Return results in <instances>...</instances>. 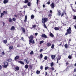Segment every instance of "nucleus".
<instances>
[{
	"label": "nucleus",
	"mask_w": 76,
	"mask_h": 76,
	"mask_svg": "<svg viewBox=\"0 0 76 76\" xmlns=\"http://www.w3.org/2000/svg\"><path fill=\"white\" fill-rule=\"evenodd\" d=\"M67 32L65 34V35L66 36L68 34H70L72 33V28L71 27H69L68 29L66 30Z\"/></svg>",
	"instance_id": "1"
},
{
	"label": "nucleus",
	"mask_w": 76,
	"mask_h": 76,
	"mask_svg": "<svg viewBox=\"0 0 76 76\" xmlns=\"http://www.w3.org/2000/svg\"><path fill=\"white\" fill-rule=\"evenodd\" d=\"M48 18H42V23H45V22H47L48 21Z\"/></svg>",
	"instance_id": "2"
},
{
	"label": "nucleus",
	"mask_w": 76,
	"mask_h": 76,
	"mask_svg": "<svg viewBox=\"0 0 76 76\" xmlns=\"http://www.w3.org/2000/svg\"><path fill=\"white\" fill-rule=\"evenodd\" d=\"M4 65L3 66L5 68H6L9 66V63L7 61H5L4 62Z\"/></svg>",
	"instance_id": "3"
},
{
	"label": "nucleus",
	"mask_w": 76,
	"mask_h": 76,
	"mask_svg": "<svg viewBox=\"0 0 76 76\" xmlns=\"http://www.w3.org/2000/svg\"><path fill=\"white\" fill-rule=\"evenodd\" d=\"M34 40V36L33 35H31L29 37V41L30 42H32V41L33 42Z\"/></svg>",
	"instance_id": "4"
},
{
	"label": "nucleus",
	"mask_w": 76,
	"mask_h": 76,
	"mask_svg": "<svg viewBox=\"0 0 76 76\" xmlns=\"http://www.w3.org/2000/svg\"><path fill=\"white\" fill-rule=\"evenodd\" d=\"M61 11L60 10L58 11V13H57V15L58 16H61Z\"/></svg>",
	"instance_id": "5"
},
{
	"label": "nucleus",
	"mask_w": 76,
	"mask_h": 76,
	"mask_svg": "<svg viewBox=\"0 0 76 76\" xmlns=\"http://www.w3.org/2000/svg\"><path fill=\"white\" fill-rule=\"evenodd\" d=\"M50 6L51 8L54 9V7H55V6H54V3H52L50 5Z\"/></svg>",
	"instance_id": "6"
},
{
	"label": "nucleus",
	"mask_w": 76,
	"mask_h": 76,
	"mask_svg": "<svg viewBox=\"0 0 76 76\" xmlns=\"http://www.w3.org/2000/svg\"><path fill=\"white\" fill-rule=\"evenodd\" d=\"M24 61L25 62L26 64H29V60L27 59H24Z\"/></svg>",
	"instance_id": "7"
},
{
	"label": "nucleus",
	"mask_w": 76,
	"mask_h": 76,
	"mask_svg": "<svg viewBox=\"0 0 76 76\" xmlns=\"http://www.w3.org/2000/svg\"><path fill=\"white\" fill-rule=\"evenodd\" d=\"M41 37H43L45 38H47V36L45 34H42L41 35Z\"/></svg>",
	"instance_id": "8"
},
{
	"label": "nucleus",
	"mask_w": 76,
	"mask_h": 76,
	"mask_svg": "<svg viewBox=\"0 0 76 76\" xmlns=\"http://www.w3.org/2000/svg\"><path fill=\"white\" fill-rule=\"evenodd\" d=\"M6 61H7L8 62H11L12 61V59L11 58L7 59Z\"/></svg>",
	"instance_id": "9"
},
{
	"label": "nucleus",
	"mask_w": 76,
	"mask_h": 76,
	"mask_svg": "<svg viewBox=\"0 0 76 76\" xmlns=\"http://www.w3.org/2000/svg\"><path fill=\"white\" fill-rule=\"evenodd\" d=\"M9 2V1L8 0H4L3 2V3L4 4H6V3H7Z\"/></svg>",
	"instance_id": "10"
},
{
	"label": "nucleus",
	"mask_w": 76,
	"mask_h": 76,
	"mask_svg": "<svg viewBox=\"0 0 76 76\" xmlns=\"http://www.w3.org/2000/svg\"><path fill=\"white\" fill-rule=\"evenodd\" d=\"M51 57L53 59H54V58H55V57H56V55H52Z\"/></svg>",
	"instance_id": "11"
},
{
	"label": "nucleus",
	"mask_w": 76,
	"mask_h": 76,
	"mask_svg": "<svg viewBox=\"0 0 76 76\" xmlns=\"http://www.w3.org/2000/svg\"><path fill=\"white\" fill-rule=\"evenodd\" d=\"M21 29L22 31H23V33H25V28H23V27H21Z\"/></svg>",
	"instance_id": "12"
},
{
	"label": "nucleus",
	"mask_w": 76,
	"mask_h": 76,
	"mask_svg": "<svg viewBox=\"0 0 76 76\" xmlns=\"http://www.w3.org/2000/svg\"><path fill=\"white\" fill-rule=\"evenodd\" d=\"M3 42L4 43V44H7V40H3Z\"/></svg>",
	"instance_id": "13"
},
{
	"label": "nucleus",
	"mask_w": 76,
	"mask_h": 76,
	"mask_svg": "<svg viewBox=\"0 0 76 76\" xmlns=\"http://www.w3.org/2000/svg\"><path fill=\"white\" fill-rule=\"evenodd\" d=\"M9 48V50H13V46H10Z\"/></svg>",
	"instance_id": "14"
},
{
	"label": "nucleus",
	"mask_w": 76,
	"mask_h": 76,
	"mask_svg": "<svg viewBox=\"0 0 76 76\" xmlns=\"http://www.w3.org/2000/svg\"><path fill=\"white\" fill-rule=\"evenodd\" d=\"M18 63H20V64H23V65L25 64V63H24V62H23L22 61H18Z\"/></svg>",
	"instance_id": "15"
},
{
	"label": "nucleus",
	"mask_w": 76,
	"mask_h": 76,
	"mask_svg": "<svg viewBox=\"0 0 76 76\" xmlns=\"http://www.w3.org/2000/svg\"><path fill=\"white\" fill-rule=\"evenodd\" d=\"M29 44H30V45H31V43H32V44H35V41H34V40H33V41H31V42H30V41L29 40Z\"/></svg>",
	"instance_id": "16"
},
{
	"label": "nucleus",
	"mask_w": 76,
	"mask_h": 76,
	"mask_svg": "<svg viewBox=\"0 0 76 76\" xmlns=\"http://www.w3.org/2000/svg\"><path fill=\"white\" fill-rule=\"evenodd\" d=\"M19 56H16L15 57V60H18V59H19Z\"/></svg>",
	"instance_id": "17"
},
{
	"label": "nucleus",
	"mask_w": 76,
	"mask_h": 76,
	"mask_svg": "<svg viewBox=\"0 0 76 76\" xmlns=\"http://www.w3.org/2000/svg\"><path fill=\"white\" fill-rule=\"evenodd\" d=\"M46 45H47V47H50V46H51V44L50 43H48L46 44Z\"/></svg>",
	"instance_id": "18"
},
{
	"label": "nucleus",
	"mask_w": 76,
	"mask_h": 76,
	"mask_svg": "<svg viewBox=\"0 0 76 76\" xmlns=\"http://www.w3.org/2000/svg\"><path fill=\"white\" fill-rule=\"evenodd\" d=\"M15 29V27L14 26H12L11 28H10V30H13Z\"/></svg>",
	"instance_id": "19"
},
{
	"label": "nucleus",
	"mask_w": 76,
	"mask_h": 76,
	"mask_svg": "<svg viewBox=\"0 0 76 76\" xmlns=\"http://www.w3.org/2000/svg\"><path fill=\"white\" fill-rule=\"evenodd\" d=\"M15 69L18 71L19 70V66H16L15 68Z\"/></svg>",
	"instance_id": "20"
},
{
	"label": "nucleus",
	"mask_w": 76,
	"mask_h": 76,
	"mask_svg": "<svg viewBox=\"0 0 76 76\" xmlns=\"http://www.w3.org/2000/svg\"><path fill=\"white\" fill-rule=\"evenodd\" d=\"M43 24V26L46 28V29H48L47 27L46 26V25H45V23H42Z\"/></svg>",
	"instance_id": "21"
},
{
	"label": "nucleus",
	"mask_w": 76,
	"mask_h": 76,
	"mask_svg": "<svg viewBox=\"0 0 76 76\" xmlns=\"http://www.w3.org/2000/svg\"><path fill=\"white\" fill-rule=\"evenodd\" d=\"M54 29L56 31H58V30H59V28L58 27H56L54 28Z\"/></svg>",
	"instance_id": "22"
},
{
	"label": "nucleus",
	"mask_w": 76,
	"mask_h": 76,
	"mask_svg": "<svg viewBox=\"0 0 76 76\" xmlns=\"http://www.w3.org/2000/svg\"><path fill=\"white\" fill-rule=\"evenodd\" d=\"M36 73L37 75H39L40 73V71H39L38 70H37L36 71Z\"/></svg>",
	"instance_id": "23"
},
{
	"label": "nucleus",
	"mask_w": 76,
	"mask_h": 76,
	"mask_svg": "<svg viewBox=\"0 0 76 76\" xmlns=\"http://www.w3.org/2000/svg\"><path fill=\"white\" fill-rule=\"evenodd\" d=\"M25 68L27 69H28V64L26 65L25 66Z\"/></svg>",
	"instance_id": "24"
},
{
	"label": "nucleus",
	"mask_w": 76,
	"mask_h": 76,
	"mask_svg": "<svg viewBox=\"0 0 76 76\" xmlns=\"http://www.w3.org/2000/svg\"><path fill=\"white\" fill-rule=\"evenodd\" d=\"M3 14L4 15H6L7 13V11H4L3 12Z\"/></svg>",
	"instance_id": "25"
},
{
	"label": "nucleus",
	"mask_w": 76,
	"mask_h": 76,
	"mask_svg": "<svg viewBox=\"0 0 76 76\" xmlns=\"http://www.w3.org/2000/svg\"><path fill=\"white\" fill-rule=\"evenodd\" d=\"M8 20L9 21V22H12V18H9L8 19Z\"/></svg>",
	"instance_id": "26"
},
{
	"label": "nucleus",
	"mask_w": 76,
	"mask_h": 76,
	"mask_svg": "<svg viewBox=\"0 0 76 76\" xmlns=\"http://www.w3.org/2000/svg\"><path fill=\"white\" fill-rule=\"evenodd\" d=\"M50 36L51 37H54V35L52 33H50Z\"/></svg>",
	"instance_id": "27"
},
{
	"label": "nucleus",
	"mask_w": 76,
	"mask_h": 76,
	"mask_svg": "<svg viewBox=\"0 0 76 76\" xmlns=\"http://www.w3.org/2000/svg\"><path fill=\"white\" fill-rule=\"evenodd\" d=\"M61 59V56H59L58 58H57V60H60Z\"/></svg>",
	"instance_id": "28"
},
{
	"label": "nucleus",
	"mask_w": 76,
	"mask_h": 76,
	"mask_svg": "<svg viewBox=\"0 0 76 76\" xmlns=\"http://www.w3.org/2000/svg\"><path fill=\"white\" fill-rule=\"evenodd\" d=\"M31 2H28V4H27V5L28 6H31Z\"/></svg>",
	"instance_id": "29"
},
{
	"label": "nucleus",
	"mask_w": 76,
	"mask_h": 76,
	"mask_svg": "<svg viewBox=\"0 0 76 76\" xmlns=\"http://www.w3.org/2000/svg\"><path fill=\"white\" fill-rule=\"evenodd\" d=\"M64 46L65 48H67L68 47V46H67V44H66L65 45H64Z\"/></svg>",
	"instance_id": "30"
},
{
	"label": "nucleus",
	"mask_w": 76,
	"mask_h": 76,
	"mask_svg": "<svg viewBox=\"0 0 76 76\" xmlns=\"http://www.w3.org/2000/svg\"><path fill=\"white\" fill-rule=\"evenodd\" d=\"M33 54H34V52L32 50H31V52L30 53V55H32Z\"/></svg>",
	"instance_id": "31"
},
{
	"label": "nucleus",
	"mask_w": 76,
	"mask_h": 76,
	"mask_svg": "<svg viewBox=\"0 0 76 76\" xmlns=\"http://www.w3.org/2000/svg\"><path fill=\"white\" fill-rule=\"evenodd\" d=\"M28 2L29 1H28V0H25V1H24V3H28Z\"/></svg>",
	"instance_id": "32"
},
{
	"label": "nucleus",
	"mask_w": 76,
	"mask_h": 76,
	"mask_svg": "<svg viewBox=\"0 0 76 76\" xmlns=\"http://www.w3.org/2000/svg\"><path fill=\"white\" fill-rule=\"evenodd\" d=\"M34 15H32L31 16V19H34Z\"/></svg>",
	"instance_id": "33"
},
{
	"label": "nucleus",
	"mask_w": 76,
	"mask_h": 76,
	"mask_svg": "<svg viewBox=\"0 0 76 76\" xmlns=\"http://www.w3.org/2000/svg\"><path fill=\"white\" fill-rule=\"evenodd\" d=\"M50 66L51 67H53L54 66V63L53 62H52L50 64Z\"/></svg>",
	"instance_id": "34"
},
{
	"label": "nucleus",
	"mask_w": 76,
	"mask_h": 76,
	"mask_svg": "<svg viewBox=\"0 0 76 76\" xmlns=\"http://www.w3.org/2000/svg\"><path fill=\"white\" fill-rule=\"evenodd\" d=\"M4 16V14L3 13H1V18H2V16Z\"/></svg>",
	"instance_id": "35"
},
{
	"label": "nucleus",
	"mask_w": 76,
	"mask_h": 76,
	"mask_svg": "<svg viewBox=\"0 0 76 76\" xmlns=\"http://www.w3.org/2000/svg\"><path fill=\"white\" fill-rule=\"evenodd\" d=\"M44 41H41L40 42L39 44H40V45H41V44H42V43H44Z\"/></svg>",
	"instance_id": "36"
},
{
	"label": "nucleus",
	"mask_w": 76,
	"mask_h": 76,
	"mask_svg": "<svg viewBox=\"0 0 76 76\" xmlns=\"http://www.w3.org/2000/svg\"><path fill=\"white\" fill-rule=\"evenodd\" d=\"M68 58H69V59H71V58H72V56H70V55H69L68 56Z\"/></svg>",
	"instance_id": "37"
},
{
	"label": "nucleus",
	"mask_w": 76,
	"mask_h": 76,
	"mask_svg": "<svg viewBox=\"0 0 76 76\" xmlns=\"http://www.w3.org/2000/svg\"><path fill=\"white\" fill-rule=\"evenodd\" d=\"M36 27L37 26H36V25H32V28H36Z\"/></svg>",
	"instance_id": "38"
},
{
	"label": "nucleus",
	"mask_w": 76,
	"mask_h": 76,
	"mask_svg": "<svg viewBox=\"0 0 76 76\" xmlns=\"http://www.w3.org/2000/svg\"><path fill=\"white\" fill-rule=\"evenodd\" d=\"M48 58L47 57V56H45V57H44V59L45 60H47Z\"/></svg>",
	"instance_id": "39"
},
{
	"label": "nucleus",
	"mask_w": 76,
	"mask_h": 76,
	"mask_svg": "<svg viewBox=\"0 0 76 76\" xmlns=\"http://www.w3.org/2000/svg\"><path fill=\"white\" fill-rule=\"evenodd\" d=\"M54 44H53L51 46V48H54Z\"/></svg>",
	"instance_id": "40"
},
{
	"label": "nucleus",
	"mask_w": 76,
	"mask_h": 76,
	"mask_svg": "<svg viewBox=\"0 0 76 76\" xmlns=\"http://www.w3.org/2000/svg\"><path fill=\"white\" fill-rule=\"evenodd\" d=\"M49 67L48 66H46L45 68V70H47L48 69Z\"/></svg>",
	"instance_id": "41"
},
{
	"label": "nucleus",
	"mask_w": 76,
	"mask_h": 76,
	"mask_svg": "<svg viewBox=\"0 0 76 76\" xmlns=\"http://www.w3.org/2000/svg\"><path fill=\"white\" fill-rule=\"evenodd\" d=\"M43 57V55H42V54H41L40 55V57L41 58H42Z\"/></svg>",
	"instance_id": "42"
},
{
	"label": "nucleus",
	"mask_w": 76,
	"mask_h": 76,
	"mask_svg": "<svg viewBox=\"0 0 76 76\" xmlns=\"http://www.w3.org/2000/svg\"><path fill=\"white\" fill-rule=\"evenodd\" d=\"M12 20L13 21H15L16 20V19L15 18H12Z\"/></svg>",
	"instance_id": "43"
},
{
	"label": "nucleus",
	"mask_w": 76,
	"mask_h": 76,
	"mask_svg": "<svg viewBox=\"0 0 76 76\" xmlns=\"http://www.w3.org/2000/svg\"><path fill=\"white\" fill-rule=\"evenodd\" d=\"M64 15V12H63L61 14V17H62V16H63Z\"/></svg>",
	"instance_id": "44"
},
{
	"label": "nucleus",
	"mask_w": 76,
	"mask_h": 76,
	"mask_svg": "<svg viewBox=\"0 0 76 76\" xmlns=\"http://www.w3.org/2000/svg\"><path fill=\"white\" fill-rule=\"evenodd\" d=\"M39 2V0H37V5H38V4Z\"/></svg>",
	"instance_id": "45"
},
{
	"label": "nucleus",
	"mask_w": 76,
	"mask_h": 76,
	"mask_svg": "<svg viewBox=\"0 0 76 76\" xmlns=\"http://www.w3.org/2000/svg\"><path fill=\"white\" fill-rule=\"evenodd\" d=\"M29 67L30 69H32V66H31V65H30Z\"/></svg>",
	"instance_id": "46"
},
{
	"label": "nucleus",
	"mask_w": 76,
	"mask_h": 76,
	"mask_svg": "<svg viewBox=\"0 0 76 76\" xmlns=\"http://www.w3.org/2000/svg\"><path fill=\"white\" fill-rule=\"evenodd\" d=\"M73 19L76 20V16H75L74 17Z\"/></svg>",
	"instance_id": "47"
},
{
	"label": "nucleus",
	"mask_w": 76,
	"mask_h": 76,
	"mask_svg": "<svg viewBox=\"0 0 76 76\" xmlns=\"http://www.w3.org/2000/svg\"><path fill=\"white\" fill-rule=\"evenodd\" d=\"M42 51H43V49H40V50H39L40 53H41V52H42Z\"/></svg>",
	"instance_id": "48"
},
{
	"label": "nucleus",
	"mask_w": 76,
	"mask_h": 76,
	"mask_svg": "<svg viewBox=\"0 0 76 76\" xmlns=\"http://www.w3.org/2000/svg\"><path fill=\"white\" fill-rule=\"evenodd\" d=\"M2 69V66L1 65H0V70H1Z\"/></svg>",
	"instance_id": "49"
},
{
	"label": "nucleus",
	"mask_w": 76,
	"mask_h": 76,
	"mask_svg": "<svg viewBox=\"0 0 76 76\" xmlns=\"http://www.w3.org/2000/svg\"><path fill=\"white\" fill-rule=\"evenodd\" d=\"M51 16H52V15H51V14H49L48 15V16L49 17H51Z\"/></svg>",
	"instance_id": "50"
},
{
	"label": "nucleus",
	"mask_w": 76,
	"mask_h": 76,
	"mask_svg": "<svg viewBox=\"0 0 76 76\" xmlns=\"http://www.w3.org/2000/svg\"><path fill=\"white\" fill-rule=\"evenodd\" d=\"M2 55H3V56H4V52H2Z\"/></svg>",
	"instance_id": "51"
},
{
	"label": "nucleus",
	"mask_w": 76,
	"mask_h": 76,
	"mask_svg": "<svg viewBox=\"0 0 76 76\" xmlns=\"http://www.w3.org/2000/svg\"><path fill=\"white\" fill-rule=\"evenodd\" d=\"M51 69H52V70H54V68L53 67H52L51 68Z\"/></svg>",
	"instance_id": "52"
},
{
	"label": "nucleus",
	"mask_w": 76,
	"mask_h": 76,
	"mask_svg": "<svg viewBox=\"0 0 76 76\" xmlns=\"http://www.w3.org/2000/svg\"><path fill=\"white\" fill-rule=\"evenodd\" d=\"M47 4H50V1H49L48 2Z\"/></svg>",
	"instance_id": "53"
},
{
	"label": "nucleus",
	"mask_w": 76,
	"mask_h": 76,
	"mask_svg": "<svg viewBox=\"0 0 76 76\" xmlns=\"http://www.w3.org/2000/svg\"><path fill=\"white\" fill-rule=\"evenodd\" d=\"M3 25L4 26L5 25V23L4 22H3Z\"/></svg>",
	"instance_id": "54"
},
{
	"label": "nucleus",
	"mask_w": 76,
	"mask_h": 76,
	"mask_svg": "<svg viewBox=\"0 0 76 76\" xmlns=\"http://www.w3.org/2000/svg\"><path fill=\"white\" fill-rule=\"evenodd\" d=\"M76 72V68H75L74 69V72Z\"/></svg>",
	"instance_id": "55"
},
{
	"label": "nucleus",
	"mask_w": 76,
	"mask_h": 76,
	"mask_svg": "<svg viewBox=\"0 0 76 76\" xmlns=\"http://www.w3.org/2000/svg\"><path fill=\"white\" fill-rule=\"evenodd\" d=\"M27 15H25V19H27Z\"/></svg>",
	"instance_id": "56"
},
{
	"label": "nucleus",
	"mask_w": 76,
	"mask_h": 76,
	"mask_svg": "<svg viewBox=\"0 0 76 76\" xmlns=\"http://www.w3.org/2000/svg\"><path fill=\"white\" fill-rule=\"evenodd\" d=\"M43 69V66H40V69Z\"/></svg>",
	"instance_id": "57"
},
{
	"label": "nucleus",
	"mask_w": 76,
	"mask_h": 76,
	"mask_svg": "<svg viewBox=\"0 0 76 76\" xmlns=\"http://www.w3.org/2000/svg\"><path fill=\"white\" fill-rule=\"evenodd\" d=\"M24 7L25 8H26V7H27V6H26V5H25L24 6Z\"/></svg>",
	"instance_id": "58"
},
{
	"label": "nucleus",
	"mask_w": 76,
	"mask_h": 76,
	"mask_svg": "<svg viewBox=\"0 0 76 76\" xmlns=\"http://www.w3.org/2000/svg\"><path fill=\"white\" fill-rule=\"evenodd\" d=\"M27 20V19H25V20H24V22H26Z\"/></svg>",
	"instance_id": "59"
},
{
	"label": "nucleus",
	"mask_w": 76,
	"mask_h": 76,
	"mask_svg": "<svg viewBox=\"0 0 76 76\" xmlns=\"http://www.w3.org/2000/svg\"><path fill=\"white\" fill-rule=\"evenodd\" d=\"M43 7H44V8H45V4H43Z\"/></svg>",
	"instance_id": "60"
},
{
	"label": "nucleus",
	"mask_w": 76,
	"mask_h": 76,
	"mask_svg": "<svg viewBox=\"0 0 76 76\" xmlns=\"http://www.w3.org/2000/svg\"><path fill=\"white\" fill-rule=\"evenodd\" d=\"M35 35H36V36H37V35H38V33H35Z\"/></svg>",
	"instance_id": "61"
},
{
	"label": "nucleus",
	"mask_w": 76,
	"mask_h": 76,
	"mask_svg": "<svg viewBox=\"0 0 76 76\" xmlns=\"http://www.w3.org/2000/svg\"><path fill=\"white\" fill-rule=\"evenodd\" d=\"M48 75V73H47V72H45V76H46V75Z\"/></svg>",
	"instance_id": "62"
},
{
	"label": "nucleus",
	"mask_w": 76,
	"mask_h": 76,
	"mask_svg": "<svg viewBox=\"0 0 76 76\" xmlns=\"http://www.w3.org/2000/svg\"><path fill=\"white\" fill-rule=\"evenodd\" d=\"M66 65H67H67H68V64H69V63H66Z\"/></svg>",
	"instance_id": "63"
},
{
	"label": "nucleus",
	"mask_w": 76,
	"mask_h": 76,
	"mask_svg": "<svg viewBox=\"0 0 76 76\" xmlns=\"http://www.w3.org/2000/svg\"><path fill=\"white\" fill-rule=\"evenodd\" d=\"M21 39L22 40H23V41H24V40L23 39V37H21Z\"/></svg>",
	"instance_id": "64"
}]
</instances>
